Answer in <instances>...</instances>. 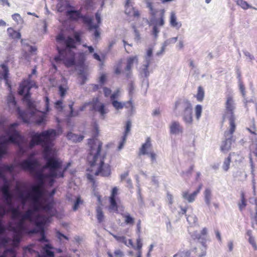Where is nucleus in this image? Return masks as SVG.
<instances>
[{
	"label": "nucleus",
	"instance_id": "f257e3e1",
	"mask_svg": "<svg viewBox=\"0 0 257 257\" xmlns=\"http://www.w3.org/2000/svg\"><path fill=\"white\" fill-rule=\"evenodd\" d=\"M58 42L62 43L63 48L57 47L58 54L55 56L54 59L56 63L63 62L67 67L78 66L80 67L79 70V76L81 79L80 85H84L87 81V68L84 65L85 57L83 53L78 55V60L77 62L76 54L72 49L76 48L77 44L81 42L80 35L78 33H74L73 37L68 36L66 37L63 33L59 34L56 37Z\"/></svg>",
	"mask_w": 257,
	"mask_h": 257
},
{
	"label": "nucleus",
	"instance_id": "f03ea898",
	"mask_svg": "<svg viewBox=\"0 0 257 257\" xmlns=\"http://www.w3.org/2000/svg\"><path fill=\"white\" fill-rule=\"evenodd\" d=\"M94 138L89 140L88 144L90 149L89 155L87 157V160L91 167L96 164L97 161H99V166L97 170L95 173V175H101L104 177H107L110 175L111 170L110 166L108 164H104V158L105 154L100 156L102 143L97 139L99 131L97 123H95L93 126Z\"/></svg>",
	"mask_w": 257,
	"mask_h": 257
},
{
	"label": "nucleus",
	"instance_id": "7ed1b4c3",
	"mask_svg": "<svg viewBox=\"0 0 257 257\" xmlns=\"http://www.w3.org/2000/svg\"><path fill=\"white\" fill-rule=\"evenodd\" d=\"M62 133V130L60 126L57 130L49 129L41 133L32 132L30 134L32 140L30 146L33 148L41 145L47 153H55L56 150L53 149L54 141Z\"/></svg>",
	"mask_w": 257,
	"mask_h": 257
},
{
	"label": "nucleus",
	"instance_id": "20e7f679",
	"mask_svg": "<svg viewBox=\"0 0 257 257\" xmlns=\"http://www.w3.org/2000/svg\"><path fill=\"white\" fill-rule=\"evenodd\" d=\"M33 87L37 88L35 82L30 79L25 80L20 84L18 90L19 95L23 96V100L26 103L27 108L30 112L20 111V115L25 120L27 119L28 115L33 116L36 113H39L35 108L34 102L31 99L30 90Z\"/></svg>",
	"mask_w": 257,
	"mask_h": 257
},
{
	"label": "nucleus",
	"instance_id": "39448f33",
	"mask_svg": "<svg viewBox=\"0 0 257 257\" xmlns=\"http://www.w3.org/2000/svg\"><path fill=\"white\" fill-rule=\"evenodd\" d=\"M47 164L45 168L49 172V176L52 178H63L64 173L70 166V163H67L66 166L62 169V163L58 158H50L47 157Z\"/></svg>",
	"mask_w": 257,
	"mask_h": 257
},
{
	"label": "nucleus",
	"instance_id": "423d86ee",
	"mask_svg": "<svg viewBox=\"0 0 257 257\" xmlns=\"http://www.w3.org/2000/svg\"><path fill=\"white\" fill-rule=\"evenodd\" d=\"M176 112H182V119L187 125L193 123L192 106L190 101L187 99H179L175 105Z\"/></svg>",
	"mask_w": 257,
	"mask_h": 257
},
{
	"label": "nucleus",
	"instance_id": "0eeeda50",
	"mask_svg": "<svg viewBox=\"0 0 257 257\" xmlns=\"http://www.w3.org/2000/svg\"><path fill=\"white\" fill-rule=\"evenodd\" d=\"M11 210L14 218H17L19 221L17 223V227H13V230L15 232H22L26 228V221L28 220L30 222L33 221L32 211L29 210L25 213H22L19 211V208H15L11 207Z\"/></svg>",
	"mask_w": 257,
	"mask_h": 257
},
{
	"label": "nucleus",
	"instance_id": "6e6552de",
	"mask_svg": "<svg viewBox=\"0 0 257 257\" xmlns=\"http://www.w3.org/2000/svg\"><path fill=\"white\" fill-rule=\"evenodd\" d=\"M7 101V104H8L9 107L10 108L13 109V110H17L18 115H19V117L20 118H21L24 122H26V123H29L31 121V118L35 117L38 116V117L37 118V119L36 120L37 124H38L39 125H41V124H43L45 123L46 116H45V114L43 113H41L40 115H39L38 113H36V114L34 115L33 116H30V115H28L27 120L26 119L25 120L24 118H23L20 115V112L23 111L21 110L19 107H18L17 103V102H16V99H15V97L14 95L12 93H10L9 94V95L8 96ZM26 111L28 112H30L29 111L28 109Z\"/></svg>",
	"mask_w": 257,
	"mask_h": 257
},
{
	"label": "nucleus",
	"instance_id": "1a4fd4ad",
	"mask_svg": "<svg viewBox=\"0 0 257 257\" xmlns=\"http://www.w3.org/2000/svg\"><path fill=\"white\" fill-rule=\"evenodd\" d=\"M207 233V229L204 227L200 233L197 231L194 232L191 234V237L193 239H197L198 242L201 244L199 247H195L191 252V255H194L195 257H203L206 254L207 246L206 245V236Z\"/></svg>",
	"mask_w": 257,
	"mask_h": 257
},
{
	"label": "nucleus",
	"instance_id": "9d476101",
	"mask_svg": "<svg viewBox=\"0 0 257 257\" xmlns=\"http://www.w3.org/2000/svg\"><path fill=\"white\" fill-rule=\"evenodd\" d=\"M2 221L0 218V233L3 231ZM10 238L0 235V257H17V251L13 246H9Z\"/></svg>",
	"mask_w": 257,
	"mask_h": 257
},
{
	"label": "nucleus",
	"instance_id": "9b49d317",
	"mask_svg": "<svg viewBox=\"0 0 257 257\" xmlns=\"http://www.w3.org/2000/svg\"><path fill=\"white\" fill-rule=\"evenodd\" d=\"M225 112L224 119L227 118L229 120V125H231V132H234L236 126L235 124L234 110L235 109V103L233 97L228 95L226 97L225 103Z\"/></svg>",
	"mask_w": 257,
	"mask_h": 257
},
{
	"label": "nucleus",
	"instance_id": "f8f14e48",
	"mask_svg": "<svg viewBox=\"0 0 257 257\" xmlns=\"http://www.w3.org/2000/svg\"><path fill=\"white\" fill-rule=\"evenodd\" d=\"M147 7L149 8L151 19H150V26H153L152 35L156 38L158 36L159 30L158 27L161 26V11L155 9L151 3L148 2Z\"/></svg>",
	"mask_w": 257,
	"mask_h": 257
},
{
	"label": "nucleus",
	"instance_id": "ddd939ff",
	"mask_svg": "<svg viewBox=\"0 0 257 257\" xmlns=\"http://www.w3.org/2000/svg\"><path fill=\"white\" fill-rule=\"evenodd\" d=\"M66 16L72 21L81 20L85 25H91V17L82 15L80 11L75 10L72 7L66 11Z\"/></svg>",
	"mask_w": 257,
	"mask_h": 257
},
{
	"label": "nucleus",
	"instance_id": "4468645a",
	"mask_svg": "<svg viewBox=\"0 0 257 257\" xmlns=\"http://www.w3.org/2000/svg\"><path fill=\"white\" fill-rule=\"evenodd\" d=\"M6 177H7V176H6ZM7 178L8 179L7 182H5L2 179H1V180H0V183L1 182H3L5 184L4 186L1 187V191L2 193L3 199L4 200L6 204L8 206H11V207H12V194L9 189L10 180L8 178V177H7Z\"/></svg>",
	"mask_w": 257,
	"mask_h": 257
},
{
	"label": "nucleus",
	"instance_id": "2eb2a0df",
	"mask_svg": "<svg viewBox=\"0 0 257 257\" xmlns=\"http://www.w3.org/2000/svg\"><path fill=\"white\" fill-rule=\"evenodd\" d=\"M234 132H231V125H229V131H226L224 133L226 139L222 142L220 146V150L223 153H226L231 149L232 142L234 141L232 139V135Z\"/></svg>",
	"mask_w": 257,
	"mask_h": 257
},
{
	"label": "nucleus",
	"instance_id": "dca6fc26",
	"mask_svg": "<svg viewBox=\"0 0 257 257\" xmlns=\"http://www.w3.org/2000/svg\"><path fill=\"white\" fill-rule=\"evenodd\" d=\"M18 166L21 170L26 172L32 173L35 170V165L31 159L23 160L18 163Z\"/></svg>",
	"mask_w": 257,
	"mask_h": 257
},
{
	"label": "nucleus",
	"instance_id": "f3484780",
	"mask_svg": "<svg viewBox=\"0 0 257 257\" xmlns=\"http://www.w3.org/2000/svg\"><path fill=\"white\" fill-rule=\"evenodd\" d=\"M1 67L2 69V71H0V79L1 80L3 79L5 81L6 85H7L10 89H11V85L8 79L9 74V68L5 64H2Z\"/></svg>",
	"mask_w": 257,
	"mask_h": 257
},
{
	"label": "nucleus",
	"instance_id": "a211bd4d",
	"mask_svg": "<svg viewBox=\"0 0 257 257\" xmlns=\"http://www.w3.org/2000/svg\"><path fill=\"white\" fill-rule=\"evenodd\" d=\"M91 110L97 111L100 114V117L102 119L104 118V115L107 113L104 104H97L96 102L92 103V107Z\"/></svg>",
	"mask_w": 257,
	"mask_h": 257
},
{
	"label": "nucleus",
	"instance_id": "6ab92c4d",
	"mask_svg": "<svg viewBox=\"0 0 257 257\" xmlns=\"http://www.w3.org/2000/svg\"><path fill=\"white\" fill-rule=\"evenodd\" d=\"M171 134L179 135L183 132V127L180 123L177 121H173L170 124Z\"/></svg>",
	"mask_w": 257,
	"mask_h": 257
},
{
	"label": "nucleus",
	"instance_id": "aec40b11",
	"mask_svg": "<svg viewBox=\"0 0 257 257\" xmlns=\"http://www.w3.org/2000/svg\"><path fill=\"white\" fill-rule=\"evenodd\" d=\"M169 23L171 27L176 30H179L182 27L181 22L178 21L176 13L174 11L171 12L170 13Z\"/></svg>",
	"mask_w": 257,
	"mask_h": 257
},
{
	"label": "nucleus",
	"instance_id": "412c9836",
	"mask_svg": "<svg viewBox=\"0 0 257 257\" xmlns=\"http://www.w3.org/2000/svg\"><path fill=\"white\" fill-rule=\"evenodd\" d=\"M182 198L187 201L188 203H192L197 197V192L190 193L188 190H186L182 192Z\"/></svg>",
	"mask_w": 257,
	"mask_h": 257
},
{
	"label": "nucleus",
	"instance_id": "4be33fe9",
	"mask_svg": "<svg viewBox=\"0 0 257 257\" xmlns=\"http://www.w3.org/2000/svg\"><path fill=\"white\" fill-rule=\"evenodd\" d=\"M56 8L59 12H66L68 9L72 8V7L67 0H58Z\"/></svg>",
	"mask_w": 257,
	"mask_h": 257
},
{
	"label": "nucleus",
	"instance_id": "5701e85b",
	"mask_svg": "<svg viewBox=\"0 0 257 257\" xmlns=\"http://www.w3.org/2000/svg\"><path fill=\"white\" fill-rule=\"evenodd\" d=\"M204 200L206 205L210 208L212 199V191L210 188H206L203 192Z\"/></svg>",
	"mask_w": 257,
	"mask_h": 257
},
{
	"label": "nucleus",
	"instance_id": "b1692460",
	"mask_svg": "<svg viewBox=\"0 0 257 257\" xmlns=\"http://www.w3.org/2000/svg\"><path fill=\"white\" fill-rule=\"evenodd\" d=\"M111 104L112 106L116 109H122L124 106L125 107H133V103L131 100H130L125 103H122L121 102L118 101L117 100L112 101Z\"/></svg>",
	"mask_w": 257,
	"mask_h": 257
},
{
	"label": "nucleus",
	"instance_id": "393cba45",
	"mask_svg": "<svg viewBox=\"0 0 257 257\" xmlns=\"http://www.w3.org/2000/svg\"><path fill=\"white\" fill-rule=\"evenodd\" d=\"M151 147V139L150 138H148L146 142L142 145V147L140 149L139 155L149 154V152H147V150L149 149Z\"/></svg>",
	"mask_w": 257,
	"mask_h": 257
},
{
	"label": "nucleus",
	"instance_id": "a878e982",
	"mask_svg": "<svg viewBox=\"0 0 257 257\" xmlns=\"http://www.w3.org/2000/svg\"><path fill=\"white\" fill-rule=\"evenodd\" d=\"M89 30L92 31L94 30L93 35L95 37V39H97L100 36V32L98 31L99 25L98 24H94L93 23V19L91 18V25L89 26V25H86Z\"/></svg>",
	"mask_w": 257,
	"mask_h": 257
},
{
	"label": "nucleus",
	"instance_id": "bb28decb",
	"mask_svg": "<svg viewBox=\"0 0 257 257\" xmlns=\"http://www.w3.org/2000/svg\"><path fill=\"white\" fill-rule=\"evenodd\" d=\"M67 137L68 140L72 141L74 143H79L81 142L83 139L84 137L82 135H77L74 134H73L71 132L68 133Z\"/></svg>",
	"mask_w": 257,
	"mask_h": 257
},
{
	"label": "nucleus",
	"instance_id": "cd10ccee",
	"mask_svg": "<svg viewBox=\"0 0 257 257\" xmlns=\"http://www.w3.org/2000/svg\"><path fill=\"white\" fill-rule=\"evenodd\" d=\"M138 62L137 56L130 57L127 59L126 66L124 69L125 71H129L132 70V68L135 62Z\"/></svg>",
	"mask_w": 257,
	"mask_h": 257
},
{
	"label": "nucleus",
	"instance_id": "c85d7f7f",
	"mask_svg": "<svg viewBox=\"0 0 257 257\" xmlns=\"http://www.w3.org/2000/svg\"><path fill=\"white\" fill-rule=\"evenodd\" d=\"M3 168L4 171L9 173L10 175H11L13 177L15 176V171L16 168V166L14 164L8 165L7 164H4L3 165Z\"/></svg>",
	"mask_w": 257,
	"mask_h": 257
},
{
	"label": "nucleus",
	"instance_id": "c756f323",
	"mask_svg": "<svg viewBox=\"0 0 257 257\" xmlns=\"http://www.w3.org/2000/svg\"><path fill=\"white\" fill-rule=\"evenodd\" d=\"M7 32L9 37H11L12 39H19L21 38V33L14 30L12 28H9L7 29Z\"/></svg>",
	"mask_w": 257,
	"mask_h": 257
},
{
	"label": "nucleus",
	"instance_id": "7c9ffc66",
	"mask_svg": "<svg viewBox=\"0 0 257 257\" xmlns=\"http://www.w3.org/2000/svg\"><path fill=\"white\" fill-rule=\"evenodd\" d=\"M7 213V211L5 208V207L4 205H0V218L2 219V228H3L2 231L0 233V235L3 236L2 233L5 231V228L4 227V221L3 220V218L6 216Z\"/></svg>",
	"mask_w": 257,
	"mask_h": 257
},
{
	"label": "nucleus",
	"instance_id": "2f4dec72",
	"mask_svg": "<svg viewBox=\"0 0 257 257\" xmlns=\"http://www.w3.org/2000/svg\"><path fill=\"white\" fill-rule=\"evenodd\" d=\"M236 5L240 7L243 10H247L248 9H256L255 8L252 7L249 5L246 1L244 0H236Z\"/></svg>",
	"mask_w": 257,
	"mask_h": 257
},
{
	"label": "nucleus",
	"instance_id": "473e14b6",
	"mask_svg": "<svg viewBox=\"0 0 257 257\" xmlns=\"http://www.w3.org/2000/svg\"><path fill=\"white\" fill-rule=\"evenodd\" d=\"M110 205L109 210L110 211L117 212L118 211V205L116 201V198H109Z\"/></svg>",
	"mask_w": 257,
	"mask_h": 257
},
{
	"label": "nucleus",
	"instance_id": "72a5a7b5",
	"mask_svg": "<svg viewBox=\"0 0 257 257\" xmlns=\"http://www.w3.org/2000/svg\"><path fill=\"white\" fill-rule=\"evenodd\" d=\"M150 65L149 62H146L142 66V68L141 70V74L143 77L147 78L149 75V72L148 71V67Z\"/></svg>",
	"mask_w": 257,
	"mask_h": 257
},
{
	"label": "nucleus",
	"instance_id": "f704fd0d",
	"mask_svg": "<svg viewBox=\"0 0 257 257\" xmlns=\"http://www.w3.org/2000/svg\"><path fill=\"white\" fill-rule=\"evenodd\" d=\"M34 245L33 244H31L30 245L23 247V250L24 256L26 255L28 253L32 254L33 253L35 252V251L34 249Z\"/></svg>",
	"mask_w": 257,
	"mask_h": 257
},
{
	"label": "nucleus",
	"instance_id": "c9c22d12",
	"mask_svg": "<svg viewBox=\"0 0 257 257\" xmlns=\"http://www.w3.org/2000/svg\"><path fill=\"white\" fill-rule=\"evenodd\" d=\"M233 154H234V153L230 154L229 156L227 158L225 159V160L223 162V164L222 165V168H223V170L225 172L227 171L229 168L230 164V162H231V158L230 157Z\"/></svg>",
	"mask_w": 257,
	"mask_h": 257
},
{
	"label": "nucleus",
	"instance_id": "e433bc0d",
	"mask_svg": "<svg viewBox=\"0 0 257 257\" xmlns=\"http://www.w3.org/2000/svg\"><path fill=\"white\" fill-rule=\"evenodd\" d=\"M122 215L125 218L124 221L126 224H133L134 223L135 218L130 213H125Z\"/></svg>",
	"mask_w": 257,
	"mask_h": 257
},
{
	"label": "nucleus",
	"instance_id": "4c0bfd02",
	"mask_svg": "<svg viewBox=\"0 0 257 257\" xmlns=\"http://www.w3.org/2000/svg\"><path fill=\"white\" fill-rule=\"evenodd\" d=\"M195 115L196 119L199 120L201 116L202 112V107L200 104H197L194 108Z\"/></svg>",
	"mask_w": 257,
	"mask_h": 257
},
{
	"label": "nucleus",
	"instance_id": "58836bf2",
	"mask_svg": "<svg viewBox=\"0 0 257 257\" xmlns=\"http://www.w3.org/2000/svg\"><path fill=\"white\" fill-rule=\"evenodd\" d=\"M96 217L98 222L100 223L103 221L104 219V214L102 209L100 207H97L96 208Z\"/></svg>",
	"mask_w": 257,
	"mask_h": 257
},
{
	"label": "nucleus",
	"instance_id": "ea45409f",
	"mask_svg": "<svg viewBox=\"0 0 257 257\" xmlns=\"http://www.w3.org/2000/svg\"><path fill=\"white\" fill-rule=\"evenodd\" d=\"M178 37H173L171 38L170 39H169L165 41L163 44V46L162 47V52L164 51V49L165 47L171 44H173L176 42L177 41Z\"/></svg>",
	"mask_w": 257,
	"mask_h": 257
},
{
	"label": "nucleus",
	"instance_id": "a19ab883",
	"mask_svg": "<svg viewBox=\"0 0 257 257\" xmlns=\"http://www.w3.org/2000/svg\"><path fill=\"white\" fill-rule=\"evenodd\" d=\"M204 97V92L202 88L199 86L198 88V92L196 97L198 101H202Z\"/></svg>",
	"mask_w": 257,
	"mask_h": 257
},
{
	"label": "nucleus",
	"instance_id": "79ce46f5",
	"mask_svg": "<svg viewBox=\"0 0 257 257\" xmlns=\"http://www.w3.org/2000/svg\"><path fill=\"white\" fill-rule=\"evenodd\" d=\"M174 257H195L194 255H191V251H182L177 253L174 255Z\"/></svg>",
	"mask_w": 257,
	"mask_h": 257
},
{
	"label": "nucleus",
	"instance_id": "37998d69",
	"mask_svg": "<svg viewBox=\"0 0 257 257\" xmlns=\"http://www.w3.org/2000/svg\"><path fill=\"white\" fill-rule=\"evenodd\" d=\"M44 209L50 215H54V209L53 208V204L52 203H49L48 204H47L45 207Z\"/></svg>",
	"mask_w": 257,
	"mask_h": 257
},
{
	"label": "nucleus",
	"instance_id": "c03bdc74",
	"mask_svg": "<svg viewBox=\"0 0 257 257\" xmlns=\"http://www.w3.org/2000/svg\"><path fill=\"white\" fill-rule=\"evenodd\" d=\"M131 126H132L131 121L130 120H127V121L126 122V124H125V131H124V132L123 133V136H124L126 137H127V135L131 131Z\"/></svg>",
	"mask_w": 257,
	"mask_h": 257
},
{
	"label": "nucleus",
	"instance_id": "a18cd8bd",
	"mask_svg": "<svg viewBox=\"0 0 257 257\" xmlns=\"http://www.w3.org/2000/svg\"><path fill=\"white\" fill-rule=\"evenodd\" d=\"M112 235L113 237L118 241L120 242H122L125 244L126 245L128 246L127 244V240L126 239V237L124 236H118L117 235L113 234H112Z\"/></svg>",
	"mask_w": 257,
	"mask_h": 257
},
{
	"label": "nucleus",
	"instance_id": "49530a36",
	"mask_svg": "<svg viewBox=\"0 0 257 257\" xmlns=\"http://www.w3.org/2000/svg\"><path fill=\"white\" fill-rule=\"evenodd\" d=\"M134 8L131 5V3H128L127 5L126 3L125 4V14L128 16L131 15L134 10Z\"/></svg>",
	"mask_w": 257,
	"mask_h": 257
},
{
	"label": "nucleus",
	"instance_id": "de8ad7c7",
	"mask_svg": "<svg viewBox=\"0 0 257 257\" xmlns=\"http://www.w3.org/2000/svg\"><path fill=\"white\" fill-rule=\"evenodd\" d=\"M187 221L189 223L192 225L195 224L197 221V218L194 215H189L187 217Z\"/></svg>",
	"mask_w": 257,
	"mask_h": 257
},
{
	"label": "nucleus",
	"instance_id": "09e8293b",
	"mask_svg": "<svg viewBox=\"0 0 257 257\" xmlns=\"http://www.w3.org/2000/svg\"><path fill=\"white\" fill-rule=\"evenodd\" d=\"M82 203V201L81 200V198L80 197H77L74 201L73 206V209L74 211H76L78 208L80 204Z\"/></svg>",
	"mask_w": 257,
	"mask_h": 257
},
{
	"label": "nucleus",
	"instance_id": "8fccbe9b",
	"mask_svg": "<svg viewBox=\"0 0 257 257\" xmlns=\"http://www.w3.org/2000/svg\"><path fill=\"white\" fill-rule=\"evenodd\" d=\"M248 241L250 244L252 246L255 250H257V245L256 244L254 238L252 236L250 235L248 238Z\"/></svg>",
	"mask_w": 257,
	"mask_h": 257
},
{
	"label": "nucleus",
	"instance_id": "3c124183",
	"mask_svg": "<svg viewBox=\"0 0 257 257\" xmlns=\"http://www.w3.org/2000/svg\"><path fill=\"white\" fill-rule=\"evenodd\" d=\"M153 54V50L151 48H149L147 52V56L146 57V62H150V58L152 56Z\"/></svg>",
	"mask_w": 257,
	"mask_h": 257
},
{
	"label": "nucleus",
	"instance_id": "603ef678",
	"mask_svg": "<svg viewBox=\"0 0 257 257\" xmlns=\"http://www.w3.org/2000/svg\"><path fill=\"white\" fill-rule=\"evenodd\" d=\"M19 196V198L22 200V204L23 206H25L26 204L27 196L23 192H20Z\"/></svg>",
	"mask_w": 257,
	"mask_h": 257
},
{
	"label": "nucleus",
	"instance_id": "864d4df0",
	"mask_svg": "<svg viewBox=\"0 0 257 257\" xmlns=\"http://www.w3.org/2000/svg\"><path fill=\"white\" fill-rule=\"evenodd\" d=\"M55 107L60 111L63 109V102L61 100H57L55 103Z\"/></svg>",
	"mask_w": 257,
	"mask_h": 257
},
{
	"label": "nucleus",
	"instance_id": "5fc2aeb1",
	"mask_svg": "<svg viewBox=\"0 0 257 257\" xmlns=\"http://www.w3.org/2000/svg\"><path fill=\"white\" fill-rule=\"evenodd\" d=\"M127 137L122 136L121 138V140L120 141L119 143V145L118 146V150H120L122 149L124 146V144L125 143Z\"/></svg>",
	"mask_w": 257,
	"mask_h": 257
},
{
	"label": "nucleus",
	"instance_id": "6e6d98bb",
	"mask_svg": "<svg viewBox=\"0 0 257 257\" xmlns=\"http://www.w3.org/2000/svg\"><path fill=\"white\" fill-rule=\"evenodd\" d=\"M246 205V204L245 200L244 198V197L242 196L241 200V202L238 204L239 210L240 211H242L245 208Z\"/></svg>",
	"mask_w": 257,
	"mask_h": 257
},
{
	"label": "nucleus",
	"instance_id": "4d7b16f0",
	"mask_svg": "<svg viewBox=\"0 0 257 257\" xmlns=\"http://www.w3.org/2000/svg\"><path fill=\"white\" fill-rule=\"evenodd\" d=\"M84 5L86 9H91L93 6L92 0H85L84 2Z\"/></svg>",
	"mask_w": 257,
	"mask_h": 257
},
{
	"label": "nucleus",
	"instance_id": "13d9d810",
	"mask_svg": "<svg viewBox=\"0 0 257 257\" xmlns=\"http://www.w3.org/2000/svg\"><path fill=\"white\" fill-rule=\"evenodd\" d=\"M56 236L61 241L62 238H64L66 240H68V238L67 236H66L65 235H64V234L62 233L61 232H60L59 231H57L56 232Z\"/></svg>",
	"mask_w": 257,
	"mask_h": 257
},
{
	"label": "nucleus",
	"instance_id": "bf43d9fd",
	"mask_svg": "<svg viewBox=\"0 0 257 257\" xmlns=\"http://www.w3.org/2000/svg\"><path fill=\"white\" fill-rule=\"evenodd\" d=\"M119 92V90L117 89L110 95L111 102H112V101L116 100V99L118 96Z\"/></svg>",
	"mask_w": 257,
	"mask_h": 257
},
{
	"label": "nucleus",
	"instance_id": "052dcab7",
	"mask_svg": "<svg viewBox=\"0 0 257 257\" xmlns=\"http://www.w3.org/2000/svg\"><path fill=\"white\" fill-rule=\"evenodd\" d=\"M59 92L61 97H63L66 94V89L62 85H60L59 86Z\"/></svg>",
	"mask_w": 257,
	"mask_h": 257
},
{
	"label": "nucleus",
	"instance_id": "680f3d73",
	"mask_svg": "<svg viewBox=\"0 0 257 257\" xmlns=\"http://www.w3.org/2000/svg\"><path fill=\"white\" fill-rule=\"evenodd\" d=\"M45 110L46 112H48L50 110L49 102L50 99L48 97H45Z\"/></svg>",
	"mask_w": 257,
	"mask_h": 257
},
{
	"label": "nucleus",
	"instance_id": "e2e57ef3",
	"mask_svg": "<svg viewBox=\"0 0 257 257\" xmlns=\"http://www.w3.org/2000/svg\"><path fill=\"white\" fill-rule=\"evenodd\" d=\"M142 246H143V243L142 242L141 239L140 237H139L137 239L136 249L138 250V251H141V248L142 247Z\"/></svg>",
	"mask_w": 257,
	"mask_h": 257
},
{
	"label": "nucleus",
	"instance_id": "0e129e2a",
	"mask_svg": "<svg viewBox=\"0 0 257 257\" xmlns=\"http://www.w3.org/2000/svg\"><path fill=\"white\" fill-rule=\"evenodd\" d=\"M166 228L168 232H170L172 231V227L170 223V221L169 219H167L166 220Z\"/></svg>",
	"mask_w": 257,
	"mask_h": 257
},
{
	"label": "nucleus",
	"instance_id": "69168bd1",
	"mask_svg": "<svg viewBox=\"0 0 257 257\" xmlns=\"http://www.w3.org/2000/svg\"><path fill=\"white\" fill-rule=\"evenodd\" d=\"M128 89L129 91L130 95H131L133 93L134 90L135 89L134 85L133 82H131L128 84Z\"/></svg>",
	"mask_w": 257,
	"mask_h": 257
},
{
	"label": "nucleus",
	"instance_id": "338daca9",
	"mask_svg": "<svg viewBox=\"0 0 257 257\" xmlns=\"http://www.w3.org/2000/svg\"><path fill=\"white\" fill-rule=\"evenodd\" d=\"M117 193V188L116 187L113 188L111 190V195L109 198H115Z\"/></svg>",
	"mask_w": 257,
	"mask_h": 257
},
{
	"label": "nucleus",
	"instance_id": "774afa93",
	"mask_svg": "<svg viewBox=\"0 0 257 257\" xmlns=\"http://www.w3.org/2000/svg\"><path fill=\"white\" fill-rule=\"evenodd\" d=\"M247 130L252 134L256 136V130L254 125L250 126V127L247 128Z\"/></svg>",
	"mask_w": 257,
	"mask_h": 257
}]
</instances>
